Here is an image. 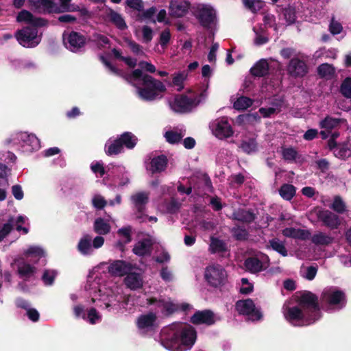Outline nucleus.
Instances as JSON below:
<instances>
[{
    "mask_svg": "<svg viewBox=\"0 0 351 351\" xmlns=\"http://www.w3.org/2000/svg\"><path fill=\"white\" fill-rule=\"evenodd\" d=\"M171 39V34L169 29L163 30L160 35V44L162 47H167Z\"/></svg>",
    "mask_w": 351,
    "mask_h": 351,
    "instance_id": "338daca9",
    "label": "nucleus"
},
{
    "mask_svg": "<svg viewBox=\"0 0 351 351\" xmlns=\"http://www.w3.org/2000/svg\"><path fill=\"white\" fill-rule=\"evenodd\" d=\"M282 234L288 238H292L295 239H300L305 241L309 239L311 232L307 230L295 228H285L282 230Z\"/></svg>",
    "mask_w": 351,
    "mask_h": 351,
    "instance_id": "4be33fe9",
    "label": "nucleus"
},
{
    "mask_svg": "<svg viewBox=\"0 0 351 351\" xmlns=\"http://www.w3.org/2000/svg\"><path fill=\"white\" fill-rule=\"evenodd\" d=\"M235 309L239 314L251 315L256 320H259L262 317L261 313L256 309L254 302L250 298L238 300L235 304Z\"/></svg>",
    "mask_w": 351,
    "mask_h": 351,
    "instance_id": "9b49d317",
    "label": "nucleus"
},
{
    "mask_svg": "<svg viewBox=\"0 0 351 351\" xmlns=\"http://www.w3.org/2000/svg\"><path fill=\"white\" fill-rule=\"evenodd\" d=\"M119 139L121 142L123 147H125L128 149H133L138 141L137 137L130 132H123L119 137Z\"/></svg>",
    "mask_w": 351,
    "mask_h": 351,
    "instance_id": "f704fd0d",
    "label": "nucleus"
},
{
    "mask_svg": "<svg viewBox=\"0 0 351 351\" xmlns=\"http://www.w3.org/2000/svg\"><path fill=\"white\" fill-rule=\"evenodd\" d=\"M184 134V132L181 130L179 132L174 130H168L165 133L164 136L167 142L169 144L174 145L179 143Z\"/></svg>",
    "mask_w": 351,
    "mask_h": 351,
    "instance_id": "ea45409f",
    "label": "nucleus"
},
{
    "mask_svg": "<svg viewBox=\"0 0 351 351\" xmlns=\"http://www.w3.org/2000/svg\"><path fill=\"white\" fill-rule=\"evenodd\" d=\"M204 276L210 286L219 287L225 283L227 274L221 266L212 265L206 268Z\"/></svg>",
    "mask_w": 351,
    "mask_h": 351,
    "instance_id": "6e6552de",
    "label": "nucleus"
},
{
    "mask_svg": "<svg viewBox=\"0 0 351 351\" xmlns=\"http://www.w3.org/2000/svg\"><path fill=\"white\" fill-rule=\"evenodd\" d=\"M209 251L211 254L226 252L228 251L227 245L223 240L212 237L210 238Z\"/></svg>",
    "mask_w": 351,
    "mask_h": 351,
    "instance_id": "2f4dec72",
    "label": "nucleus"
},
{
    "mask_svg": "<svg viewBox=\"0 0 351 351\" xmlns=\"http://www.w3.org/2000/svg\"><path fill=\"white\" fill-rule=\"evenodd\" d=\"M10 169L5 164L0 163V185L8 184V175L10 174Z\"/></svg>",
    "mask_w": 351,
    "mask_h": 351,
    "instance_id": "864d4df0",
    "label": "nucleus"
},
{
    "mask_svg": "<svg viewBox=\"0 0 351 351\" xmlns=\"http://www.w3.org/2000/svg\"><path fill=\"white\" fill-rule=\"evenodd\" d=\"M151 171L152 173L163 171L167 165V158L165 155L154 157L151 160Z\"/></svg>",
    "mask_w": 351,
    "mask_h": 351,
    "instance_id": "c756f323",
    "label": "nucleus"
},
{
    "mask_svg": "<svg viewBox=\"0 0 351 351\" xmlns=\"http://www.w3.org/2000/svg\"><path fill=\"white\" fill-rule=\"evenodd\" d=\"M330 208L339 214H343L346 210V206L341 197L336 196L330 206Z\"/></svg>",
    "mask_w": 351,
    "mask_h": 351,
    "instance_id": "3c124183",
    "label": "nucleus"
},
{
    "mask_svg": "<svg viewBox=\"0 0 351 351\" xmlns=\"http://www.w3.org/2000/svg\"><path fill=\"white\" fill-rule=\"evenodd\" d=\"M230 219L244 223L250 224L255 221L256 215L252 209L238 208L234 210Z\"/></svg>",
    "mask_w": 351,
    "mask_h": 351,
    "instance_id": "aec40b11",
    "label": "nucleus"
},
{
    "mask_svg": "<svg viewBox=\"0 0 351 351\" xmlns=\"http://www.w3.org/2000/svg\"><path fill=\"white\" fill-rule=\"evenodd\" d=\"M340 93L347 99H351V77H346L341 82Z\"/></svg>",
    "mask_w": 351,
    "mask_h": 351,
    "instance_id": "09e8293b",
    "label": "nucleus"
},
{
    "mask_svg": "<svg viewBox=\"0 0 351 351\" xmlns=\"http://www.w3.org/2000/svg\"><path fill=\"white\" fill-rule=\"evenodd\" d=\"M132 269V264L123 261H116L111 263V271H113L118 276H127Z\"/></svg>",
    "mask_w": 351,
    "mask_h": 351,
    "instance_id": "cd10ccee",
    "label": "nucleus"
},
{
    "mask_svg": "<svg viewBox=\"0 0 351 351\" xmlns=\"http://www.w3.org/2000/svg\"><path fill=\"white\" fill-rule=\"evenodd\" d=\"M246 269L251 273L255 274L263 269V263L256 257H249L244 263Z\"/></svg>",
    "mask_w": 351,
    "mask_h": 351,
    "instance_id": "c9c22d12",
    "label": "nucleus"
},
{
    "mask_svg": "<svg viewBox=\"0 0 351 351\" xmlns=\"http://www.w3.org/2000/svg\"><path fill=\"white\" fill-rule=\"evenodd\" d=\"M278 192L283 199L291 201L296 194V187L293 184L285 183L281 185Z\"/></svg>",
    "mask_w": 351,
    "mask_h": 351,
    "instance_id": "7c9ffc66",
    "label": "nucleus"
},
{
    "mask_svg": "<svg viewBox=\"0 0 351 351\" xmlns=\"http://www.w3.org/2000/svg\"><path fill=\"white\" fill-rule=\"evenodd\" d=\"M95 276H88L85 288L86 290L97 289L100 296L110 295V265L103 263L94 271Z\"/></svg>",
    "mask_w": 351,
    "mask_h": 351,
    "instance_id": "f03ea898",
    "label": "nucleus"
},
{
    "mask_svg": "<svg viewBox=\"0 0 351 351\" xmlns=\"http://www.w3.org/2000/svg\"><path fill=\"white\" fill-rule=\"evenodd\" d=\"M160 276L161 278L165 282H171L173 280V274L167 266L162 267L160 272Z\"/></svg>",
    "mask_w": 351,
    "mask_h": 351,
    "instance_id": "774afa93",
    "label": "nucleus"
},
{
    "mask_svg": "<svg viewBox=\"0 0 351 351\" xmlns=\"http://www.w3.org/2000/svg\"><path fill=\"white\" fill-rule=\"evenodd\" d=\"M32 6L40 14H60L58 5L53 0H33Z\"/></svg>",
    "mask_w": 351,
    "mask_h": 351,
    "instance_id": "dca6fc26",
    "label": "nucleus"
},
{
    "mask_svg": "<svg viewBox=\"0 0 351 351\" xmlns=\"http://www.w3.org/2000/svg\"><path fill=\"white\" fill-rule=\"evenodd\" d=\"M152 242L149 239H143L134 246L132 252L138 256L149 255L152 250Z\"/></svg>",
    "mask_w": 351,
    "mask_h": 351,
    "instance_id": "412c9836",
    "label": "nucleus"
},
{
    "mask_svg": "<svg viewBox=\"0 0 351 351\" xmlns=\"http://www.w3.org/2000/svg\"><path fill=\"white\" fill-rule=\"evenodd\" d=\"M267 247H271L273 250L277 252L282 256L285 257L288 255V252L285 244L278 238H274L269 241Z\"/></svg>",
    "mask_w": 351,
    "mask_h": 351,
    "instance_id": "58836bf2",
    "label": "nucleus"
},
{
    "mask_svg": "<svg viewBox=\"0 0 351 351\" xmlns=\"http://www.w3.org/2000/svg\"><path fill=\"white\" fill-rule=\"evenodd\" d=\"M111 23L114 24V25L119 30H125L128 28V25L124 20V19L121 16V14L114 12L111 9Z\"/></svg>",
    "mask_w": 351,
    "mask_h": 351,
    "instance_id": "49530a36",
    "label": "nucleus"
},
{
    "mask_svg": "<svg viewBox=\"0 0 351 351\" xmlns=\"http://www.w3.org/2000/svg\"><path fill=\"white\" fill-rule=\"evenodd\" d=\"M64 39L66 47L73 52L79 51L86 43V38L80 33L74 31L69 34L66 39Z\"/></svg>",
    "mask_w": 351,
    "mask_h": 351,
    "instance_id": "f3484780",
    "label": "nucleus"
},
{
    "mask_svg": "<svg viewBox=\"0 0 351 351\" xmlns=\"http://www.w3.org/2000/svg\"><path fill=\"white\" fill-rule=\"evenodd\" d=\"M334 241V238L326 233L319 232L311 237V241L316 245H328Z\"/></svg>",
    "mask_w": 351,
    "mask_h": 351,
    "instance_id": "e433bc0d",
    "label": "nucleus"
},
{
    "mask_svg": "<svg viewBox=\"0 0 351 351\" xmlns=\"http://www.w3.org/2000/svg\"><path fill=\"white\" fill-rule=\"evenodd\" d=\"M92 237L85 234L82 237L77 245L78 251L83 255L90 254L92 252Z\"/></svg>",
    "mask_w": 351,
    "mask_h": 351,
    "instance_id": "473e14b6",
    "label": "nucleus"
},
{
    "mask_svg": "<svg viewBox=\"0 0 351 351\" xmlns=\"http://www.w3.org/2000/svg\"><path fill=\"white\" fill-rule=\"evenodd\" d=\"M253 102L250 97L241 96L234 102L233 107L237 110L243 111L252 106Z\"/></svg>",
    "mask_w": 351,
    "mask_h": 351,
    "instance_id": "a19ab883",
    "label": "nucleus"
},
{
    "mask_svg": "<svg viewBox=\"0 0 351 351\" xmlns=\"http://www.w3.org/2000/svg\"><path fill=\"white\" fill-rule=\"evenodd\" d=\"M298 305L315 322L322 315L318 297L309 291L302 292L298 300Z\"/></svg>",
    "mask_w": 351,
    "mask_h": 351,
    "instance_id": "7ed1b4c3",
    "label": "nucleus"
},
{
    "mask_svg": "<svg viewBox=\"0 0 351 351\" xmlns=\"http://www.w3.org/2000/svg\"><path fill=\"white\" fill-rule=\"evenodd\" d=\"M282 155L283 159L287 161H293L300 158L298 152L292 147L282 148Z\"/></svg>",
    "mask_w": 351,
    "mask_h": 351,
    "instance_id": "de8ad7c7",
    "label": "nucleus"
},
{
    "mask_svg": "<svg viewBox=\"0 0 351 351\" xmlns=\"http://www.w3.org/2000/svg\"><path fill=\"white\" fill-rule=\"evenodd\" d=\"M26 256H35L37 258H41L45 256L44 250L38 246H31L25 252Z\"/></svg>",
    "mask_w": 351,
    "mask_h": 351,
    "instance_id": "6e6d98bb",
    "label": "nucleus"
},
{
    "mask_svg": "<svg viewBox=\"0 0 351 351\" xmlns=\"http://www.w3.org/2000/svg\"><path fill=\"white\" fill-rule=\"evenodd\" d=\"M186 79V75L183 73H176L173 77V84L174 86H178V91H180L183 88V82Z\"/></svg>",
    "mask_w": 351,
    "mask_h": 351,
    "instance_id": "bf43d9fd",
    "label": "nucleus"
},
{
    "mask_svg": "<svg viewBox=\"0 0 351 351\" xmlns=\"http://www.w3.org/2000/svg\"><path fill=\"white\" fill-rule=\"evenodd\" d=\"M346 122L344 119L335 118L327 115L324 119L319 122L320 128L325 129L328 132H330L333 129H336L341 123Z\"/></svg>",
    "mask_w": 351,
    "mask_h": 351,
    "instance_id": "a878e982",
    "label": "nucleus"
},
{
    "mask_svg": "<svg viewBox=\"0 0 351 351\" xmlns=\"http://www.w3.org/2000/svg\"><path fill=\"white\" fill-rule=\"evenodd\" d=\"M320 299L322 302L330 306H338L339 308H343L346 303V293L339 289L324 291L321 294Z\"/></svg>",
    "mask_w": 351,
    "mask_h": 351,
    "instance_id": "1a4fd4ad",
    "label": "nucleus"
},
{
    "mask_svg": "<svg viewBox=\"0 0 351 351\" xmlns=\"http://www.w3.org/2000/svg\"><path fill=\"white\" fill-rule=\"evenodd\" d=\"M156 319V315L150 312L147 314L141 315L137 319L136 325L140 329L152 328L154 326Z\"/></svg>",
    "mask_w": 351,
    "mask_h": 351,
    "instance_id": "393cba45",
    "label": "nucleus"
},
{
    "mask_svg": "<svg viewBox=\"0 0 351 351\" xmlns=\"http://www.w3.org/2000/svg\"><path fill=\"white\" fill-rule=\"evenodd\" d=\"M13 218L11 217L8 223L3 224V227L0 229V242L12 231Z\"/></svg>",
    "mask_w": 351,
    "mask_h": 351,
    "instance_id": "4d7b16f0",
    "label": "nucleus"
},
{
    "mask_svg": "<svg viewBox=\"0 0 351 351\" xmlns=\"http://www.w3.org/2000/svg\"><path fill=\"white\" fill-rule=\"evenodd\" d=\"M162 305V309L161 310V313L165 316H170L179 311V304L173 302L170 299L168 300H165Z\"/></svg>",
    "mask_w": 351,
    "mask_h": 351,
    "instance_id": "37998d69",
    "label": "nucleus"
},
{
    "mask_svg": "<svg viewBox=\"0 0 351 351\" xmlns=\"http://www.w3.org/2000/svg\"><path fill=\"white\" fill-rule=\"evenodd\" d=\"M94 230L99 234H106L110 231V225L104 219L99 217L94 222Z\"/></svg>",
    "mask_w": 351,
    "mask_h": 351,
    "instance_id": "a18cd8bd",
    "label": "nucleus"
},
{
    "mask_svg": "<svg viewBox=\"0 0 351 351\" xmlns=\"http://www.w3.org/2000/svg\"><path fill=\"white\" fill-rule=\"evenodd\" d=\"M192 14L200 25L205 29L210 28L217 19L216 12L214 8L206 4H199L197 6H193Z\"/></svg>",
    "mask_w": 351,
    "mask_h": 351,
    "instance_id": "39448f33",
    "label": "nucleus"
},
{
    "mask_svg": "<svg viewBox=\"0 0 351 351\" xmlns=\"http://www.w3.org/2000/svg\"><path fill=\"white\" fill-rule=\"evenodd\" d=\"M130 77L133 80L140 82L141 86L137 88V91L140 98L144 101H151L160 99L162 94L167 90L161 81L148 74L143 73V71L139 69L134 70Z\"/></svg>",
    "mask_w": 351,
    "mask_h": 351,
    "instance_id": "f257e3e1",
    "label": "nucleus"
},
{
    "mask_svg": "<svg viewBox=\"0 0 351 351\" xmlns=\"http://www.w3.org/2000/svg\"><path fill=\"white\" fill-rule=\"evenodd\" d=\"M101 317L95 308H90L87 311L85 319L84 320L88 322L90 324H95L101 321Z\"/></svg>",
    "mask_w": 351,
    "mask_h": 351,
    "instance_id": "8fccbe9b",
    "label": "nucleus"
},
{
    "mask_svg": "<svg viewBox=\"0 0 351 351\" xmlns=\"http://www.w3.org/2000/svg\"><path fill=\"white\" fill-rule=\"evenodd\" d=\"M73 311L75 318H82L83 319H85L86 313L85 306L83 304H79L77 305L74 306L73 308Z\"/></svg>",
    "mask_w": 351,
    "mask_h": 351,
    "instance_id": "680f3d73",
    "label": "nucleus"
},
{
    "mask_svg": "<svg viewBox=\"0 0 351 351\" xmlns=\"http://www.w3.org/2000/svg\"><path fill=\"white\" fill-rule=\"evenodd\" d=\"M230 232L237 241H246L249 237V232L246 228L240 226H235Z\"/></svg>",
    "mask_w": 351,
    "mask_h": 351,
    "instance_id": "c03bdc74",
    "label": "nucleus"
},
{
    "mask_svg": "<svg viewBox=\"0 0 351 351\" xmlns=\"http://www.w3.org/2000/svg\"><path fill=\"white\" fill-rule=\"evenodd\" d=\"M308 71L306 62L298 58L291 59L287 66L288 74L295 78L304 77Z\"/></svg>",
    "mask_w": 351,
    "mask_h": 351,
    "instance_id": "2eb2a0df",
    "label": "nucleus"
},
{
    "mask_svg": "<svg viewBox=\"0 0 351 351\" xmlns=\"http://www.w3.org/2000/svg\"><path fill=\"white\" fill-rule=\"evenodd\" d=\"M131 227H123L117 231L118 234L124 238L125 243H129L132 241Z\"/></svg>",
    "mask_w": 351,
    "mask_h": 351,
    "instance_id": "052dcab7",
    "label": "nucleus"
},
{
    "mask_svg": "<svg viewBox=\"0 0 351 351\" xmlns=\"http://www.w3.org/2000/svg\"><path fill=\"white\" fill-rule=\"evenodd\" d=\"M125 3L130 8L138 12L143 11L144 5L142 0H126Z\"/></svg>",
    "mask_w": 351,
    "mask_h": 351,
    "instance_id": "e2e57ef3",
    "label": "nucleus"
},
{
    "mask_svg": "<svg viewBox=\"0 0 351 351\" xmlns=\"http://www.w3.org/2000/svg\"><path fill=\"white\" fill-rule=\"evenodd\" d=\"M317 216V219L323 223V225L330 230L338 229L341 225L339 215L328 210H319Z\"/></svg>",
    "mask_w": 351,
    "mask_h": 351,
    "instance_id": "4468645a",
    "label": "nucleus"
},
{
    "mask_svg": "<svg viewBox=\"0 0 351 351\" xmlns=\"http://www.w3.org/2000/svg\"><path fill=\"white\" fill-rule=\"evenodd\" d=\"M284 317L294 326H306L315 322L299 305L287 306L284 311Z\"/></svg>",
    "mask_w": 351,
    "mask_h": 351,
    "instance_id": "20e7f679",
    "label": "nucleus"
},
{
    "mask_svg": "<svg viewBox=\"0 0 351 351\" xmlns=\"http://www.w3.org/2000/svg\"><path fill=\"white\" fill-rule=\"evenodd\" d=\"M56 274L53 271L45 270L43 274L42 280L46 285H51L55 280Z\"/></svg>",
    "mask_w": 351,
    "mask_h": 351,
    "instance_id": "13d9d810",
    "label": "nucleus"
},
{
    "mask_svg": "<svg viewBox=\"0 0 351 351\" xmlns=\"http://www.w3.org/2000/svg\"><path fill=\"white\" fill-rule=\"evenodd\" d=\"M317 72L320 78L330 80L335 76V68L328 63L321 64L317 68Z\"/></svg>",
    "mask_w": 351,
    "mask_h": 351,
    "instance_id": "c85d7f7f",
    "label": "nucleus"
},
{
    "mask_svg": "<svg viewBox=\"0 0 351 351\" xmlns=\"http://www.w3.org/2000/svg\"><path fill=\"white\" fill-rule=\"evenodd\" d=\"M156 11H157L156 8L154 6H152L146 10L141 11L142 14H138V19H151L154 16V15L156 14Z\"/></svg>",
    "mask_w": 351,
    "mask_h": 351,
    "instance_id": "69168bd1",
    "label": "nucleus"
},
{
    "mask_svg": "<svg viewBox=\"0 0 351 351\" xmlns=\"http://www.w3.org/2000/svg\"><path fill=\"white\" fill-rule=\"evenodd\" d=\"M15 38L21 45L29 48L36 47L41 40L38 36V29L30 26L18 29L15 33Z\"/></svg>",
    "mask_w": 351,
    "mask_h": 351,
    "instance_id": "423d86ee",
    "label": "nucleus"
},
{
    "mask_svg": "<svg viewBox=\"0 0 351 351\" xmlns=\"http://www.w3.org/2000/svg\"><path fill=\"white\" fill-rule=\"evenodd\" d=\"M93 205L98 210L103 209L107 204V202L101 195H95L92 200Z\"/></svg>",
    "mask_w": 351,
    "mask_h": 351,
    "instance_id": "0e129e2a",
    "label": "nucleus"
},
{
    "mask_svg": "<svg viewBox=\"0 0 351 351\" xmlns=\"http://www.w3.org/2000/svg\"><path fill=\"white\" fill-rule=\"evenodd\" d=\"M162 346L170 351H184L177 330L171 331L167 337L162 339Z\"/></svg>",
    "mask_w": 351,
    "mask_h": 351,
    "instance_id": "6ab92c4d",
    "label": "nucleus"
},
{
    "mask_svg": "<svg viewBox=\"0 0 351 351\" xmlns=\"http://www.w3.org/2000/svg\"><path fill=\"white\" fill-rule=\"evenodd\" d=\"M176 330L182 346H186V349H191L197 339V332L195 328L190 324H181Z\"/></svg>",
    "mask_w": 351,
    "mask_h": 351,
    "instance_id": "9d476101",
    "label": "nucleus"
},
{
    "mask_svg": "<svg viewBox=\"0 0 351 351\" xmlns=\"http://www.w3.org/2000/svg\"><path fill=\"white\" fill-rule=\"evenodd\" d=\"M24 143L31 147V150H37L40 148L39 140L34 134L27 135Z\"/></svg>",
    "mask_w": 351,
    "mask_h": 351,
    "instance_id": "5fc2aeb1",
    "label": "nucleus"
},
{
    "mask_svg": "<svg viewBox=\"0 0 351 351\" xmlns=\"http://www.w3.org/2000/svg\"><path fill=\"white\" fill-rule=\"evenodd\" d=\"M269 65L267 60L261 59L250 69V74L254 77H262L269 74Z\"/></svg>",
    "mask_w": 351,
    "mask_h": 351,
    "instance_id": "5701e85b",
    "label": "nucleus"
},
{
    "mask_svg": "<svg viewBox=\"0 0 351 351\" xmlns=\"http://www.w3.org/2000/svg\"><path fill=\"white\" fill-rule=\"evenodd\" d=\"M240 148L243 152L251 154L257 152L258 143L254 138H249L242 141Z\"/></svg>",
    "mask_w": 351,
    "mask_h": 351,
    "instance_id": "79ce46f5",
    "label": "nucleus"
},
{
    "mask_svg": "<svg viewBox=\"0 0 351 351\" xmlns=\"http://www.w3.org/2000/svg\"><path fill=\"white\" fill-rule=\"evenodd\" d=\"M36 267L28 263H23L18 266V273L21 278L25 280L34 276L36 272Z\"/></svg>",
    "mask_w": 351,
    "mask_h": 351,
    "instance_id": "4c0bfd02",
    "label": "nucleus"
},
{
    "mask_svg": "<svg viewBox=\"0 0 351 351\" xmlns=\"http://www.w3.org/2000/svg\"><path fill=\"white\" fill-rule=\"evenodd\" d=\"M124 282L128 288L132 290L139 289L143 286V279L141 274L132 271L125 278Z\"/></svg>",
    "mask_w": 351,
    "mask_h": 351,
    "instance_id": "bb28decb",
    "label": "nucleus"
},
{
    "mask_svg": "<svg viewBox=\"0 0 351 351\" xmlns=\"http://www.w3.org/2000/svg\"><path fill=\"white\" fill-rule=\"evenodd\" d=\"M281 13L288 25H292L296 22L297 12L295 5H288L287 7L281 8Z\"/></svg>",
    "mask_w": 351,
    "mask_h": 351,
    "instance_id": "72a5a7b5",
    "label": "nucleus"
},
{
    "mask_svg": "<svg viewBox=\"0 0 351 351\" xmlns=\"http://www.w3.org/2000/svg\"><path fill=\"white\" fill-rule=\"evenodd\" d=\"M190 7L191 3L187 0H170L169 14L172 18H182L188 13Z\"/></svg>",
    "mask_w": 351,
    "mask_h": 351,
    "instance_id": "f8f14e48",
    "label": "nucleus"
},
{
    "mask_svg": "<svg viewBox=\"0 0 351 351\" xmlns=\"http://www.w3.org/2000/svg\"><path fill=\"white\" fill-rule=\"evenodd\" d=\"M33 18L34 15L29 11L23 10L19 12L16 16V21L19 23L26 22L30 25Z\"/></svg>",
    "mask_w": 351,
    "mask_h": 351,
    "instance_id": "603ef678",
    "label": "nucleus"
},
{
    "mask_svg": "<svg viewBox=\"0 0 351 351\" xmlns=\"http://www.w3.org/2000/svg\"><path fill=\"white\" fill-rule=\"evenodd\" d=\"M131 199L138 213L145 212L146 204L149 202V194L146 192H138L132 195Z\"/></svg>",
    "mask_w": 351,
    "mask_h": 351,
    "instance_id": "b1692460",
    "label": "nucleus"
},
{
    "mask_svg": "<svg viewBox=\"0 0 351 351\" xmlns=\"http://www.w3.org/2000/svg\"><path fill=\"white\" fill-rule=\"evenodd\" d=\"M190 322L195 325L211 326L215 323V315L211 310L197 311L191 317Z\"/></svg>",
    "mask_w": 351,
    "mask_h": 351,
    "instance_id": "a211bd4d",
    "label": "nucleus"
},
{
    "mask_svg": "<svg viewBox=\"0 0 351 351\" xmlns=\"http://www.w3.org/2000/svg\"><path fill=\"white\" fill-rule=\"evenodd\" d=\"M198 104L195 98L189 97L184 94H178L170 104L171 108L176 112L186 114L191 112Z\"/></svg>",
    "mask_w": 351,
    "mask_h": 351,
    "instance_id": "0eeeda50",
    "label": "nucleus"
},
{
    "mask_svg": "<svg viewBox=\"0 0 351 351\" xmlns=\"http://www.w3.org/2000/svg\"><path fill=\"white\" fill-rule=\"evenodd\" d=\"M214 134L219 139L226 138L232 136L234 131L229 123L227 117H221L213 123Z\"/></svg>",
    "mask_w": 351,
    "mask_h": 351,
    "instance_id": "ddd939ff",
    "label": "nucleus"
}]
</instances>
